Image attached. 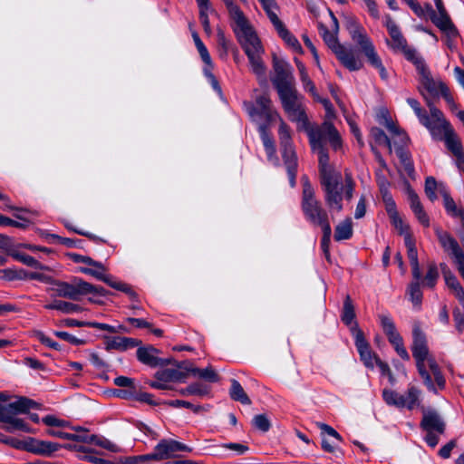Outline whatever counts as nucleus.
<instances>
[{"label": "nucleus", "instance_id": "obj_1", "mask_svg": "<svg viewBox=\"0 0 464 464\" xmlns=\"http://www.w3.org/2000/svg\"><path fill=\"white\" fill-rule=\"evenodd\" d=\"M304 130L308 136L312 150L318 154L320 181L324 191V200L330 209L341 212L343 208V194L346 200L350 201L353 195L354 182L346 175L345 184L343 185L341 173L335 171L329 164L328 150L325 147L328 142L334 150L341 149V136L334 124L328 121L321 125H311L307 121L306 124H304Z\"/></svg>", "mask_w": 464, "mask_h": 464}, {"label": "nucleus", "instance_id": "obj_2", "mask_svg": "<svg viewBox=\"0 0 464 464\" xmlns=\"http://www.w3.org/2000/svg\"><path fill=\"white\" fill-rule=\"evenodd\" d=\"M411 352L418 373L427 390L437 393L438 389H445L446 379L437 361L430 353L426 335L419 326H414L412 330Z\"/></svg>", "mask_w": 464, "mask_h": 464}, {"label": "nucleus", "instance_id": "obj_3", "mask_svg": "<svg viewBox=\"0 0 464 464\" xmlns=\"http://www.w3.org/2000/svg\"><path fill=\"white\" fill-rule=\"evenodd\" d=\"M233 21L235 23L234 33L248 58L253 72L258 77H264L266 65L262 55L265 51L260 39L245 14L237 17Z\"/></svg>", "mask_w": 464, "mask_h": 464}, {"label": "nucleus", "instance_id": "obj_4", "mask_svg": "<svg viewBox=\"0 0 464 464\" xmlns=\"http://www.w3.org/2000/svg\"><path fill=\"white\" fill-rule=\"evenodd\" d=\"M345 26L352 40L360 47V50L367 58L368 63L373 68L378 70L382 80H387V71L382 64L381 57L376 52L372 41L366 34V31L362 25L355 17L350 16L346 18Z\"/></svg>", "mask_w": 464, "mask_h": 464}, {"label": "nucleus", "instance_id": "obj_5", "mask_svg": "<svg viewBox=\"0 0 464 464\" xmlns=\"http://www.w3.org/2000/svg\"><path fill=\"white\" fill-rule=\"evenodd\" d=\"M302 186L301 208L305 219L320 227L330 226L328 213L316 198L314 189L306 176L302 177Z\"/></svg>", "mask_w": 464, "mask_h": 464}, {"label": "nucleus", "instance_id": "obj_6", "mask_svg": "<svg viewBox=\"0 0 464 464\" xmlns=\"http://www.w3.org/2000/svg\"><path fill=\"white\" fill-rule=\"evenodd\" d=\"M243 107L258 129L270 128L274 122L281 120L267 93L256 95L254 102H244Z\"/></svg>", "mask_w": 464, "mask_h": 464}, {"label": "nucleus", "instance_id": "obj_7", "mask_svg": "<svg viewBox=\"0 0 464 464\" xmlns=\"http://www.w3.org/2000/svg\"><path fill=\"white\" fill-rule=\"evenodd\" d=\"M282 107L288 118L292 121L306 124L307 117L304 111L301 97L298 95L297 90L295 88L282 90L277 92Z\"/></svg>", "mask_w": 464, "mask_h": 464}, {"label": "nucleus", "instance_id": "obj_8", "mask_svg": "<svg viewBox=\"0 0 464 464\" xmlns=\"http://www.w3.org/2000/svg\"><path fill=\"white\" fill-rule=\"evenodd\" d=\"M53 285L56 296L73 301H79L82 295H86V292L91 287L90 283L79 277H74L71 283L53 280Z\"/></svg>", "mask_w": 464, "mask_h": 464}, {"label": "nucleus", "instance_id": "obj_9", "mask_svg": "<svg viewBox=\"0 0 464 464\" xmlns=\"http://www.w3.org/2000/svg\"><path fill=\"white\" fill-rule=\"evenodd\" d=\"M273 68L275 77L272 79V83L277 92L295 87L292 66L286 61L274 54Z\"/></svg>", "mask_w": 464, "mask_h": 464}, {"label": "nucleus", "instance_id": "obj_10", "mask_svg": "<svg viewBox=\"0 0 464 464\" xmlns=\"http://www.w3.org/2000/svg\"><path fill=\"white\" fill-rule=\"evenodd\" d=\"M434 231L441 247L451 256L454 263L463 262L464 251L459 242L449 232L442 230L440 227H435Z\"/></svg>", "mask_w": 464, "mask_h": 464}, {"label": "nucleus", "instance_id": "obj_11", "mask_svg": "<svg viewBox=\"0 0 464 464\" xmlns=\"http://www.w3.org/2000/svg\"><path fill=\"white\" fill-rule=\"evenodd\" d=\"M351 332L354 337L355 346L358 350L361 360L363 362L366 367L373 368L374 362L378 357L372 353L370 344L364 338L363 333L359 328L358 324H354V325L351 328Z\"/></svg>", "mask_w": 464, "mask_h": 464}, {"label": "nucleus", "instance_id": "obj_12", "mask_svg": "<svg viewBox=\"0 0 464 464\" xmlns=\"http://www.w3.org/2000/svg\"><path fill=\"white\" fill-rule=\"evenodd\" d=\"M419 73L421 76L420 82L422 86L432 96H439L440 94L448 102L453 101L447 85L442 82H435L427 67L419 72Z\"/></svg>", "mask_w": 464, "mask_h": 464}, {"label": "nucleus", "instance_id": "obj_13", "mask_svg": "<svg viewBox=\"0 0 464 464\" xmlns=\"http://www.w3.org/2000/svg\"><path fill=\"white\" fill-rule=\"evenodd\" d=\"M159 350L151 345L145 347H139L136 354L138 360L146 365L150 367L168 365L171 362L169 359H161L157 356Z\"/></svg>", "mask_w": 464, "mask_h": 464}, {"label": "nucleus", "instance_id": "obj_14", "mask_svg": "<svg viewBox=\"0 0 464 464\" xmlns=\"http://www.w3.org/2000/svg\"><path fill=\"white\" fill-rule=\"evenodd\" d=\"M385 26L388 30V33L392 38V42L388 43L390 47L394 51H400L402 48H405L407 44V40L402 35L399 26L392 20L390 14L385 15Z\"/></svg>", "mask_w": 464, "mask_h": 464}, {"label": "nucleus", "instance_id": "obj_15", "mask_svg": "<svg viewBox=\"0 0 464 464\" xmlns=\"http://www.w3.org/2000/svg\"><path fill=\"white\" fill-rule=\"evenodd\" d=\"M407 248V256L411 266L413 279H421V272L419 264L418 251L415 246V240L412 234H407L404 241Z\"/></svg>", "mask_w": 464, "mask_h": 464}, {"label": "nucleus", "instance_id": "obj_16", "mask_svg": "<svg viewBox=\"0 0 464 464\" xmlns=\"http://www.w3.org/2000/svg\"><path fill=\"white\" fill-rule=\"evenodd\" d=\"M140 343L141 341L138 339L124 336L106 337L105 343L107 350H118L121 352L137 347Z\"/></svg>", "mask_w": 464, "mask_h": 464}, {"label": "nucleus", "instance_id": "obj_17", "mask_svg": "<svg viewBox=\"0 0 464 464\" xmlns=\"http://www.w3.org/2000/svg\"><path fill=\"white\" fill-rule=\"evenodd\" d=\"M420 426L423 430L430 432L442 434L445 430V423L440 416L435 411L424 413Z\"/></svg>", "mask_w": 464, "mask_h": 464}, {"label": "nucleus", "instance_id": "obj_18", "mask_svg": "<svg viewBox=\"0 0 464 464\" xmlns=\"http://www.w3.org/2000/svg\"><path fill=\"white\" fill-rule=\"evenodd\" d=\"M426 102H427L428 107L430 108V117L431 119V121L434 122V125L437 127V131H438L435 134H431V136L434 139L440 140L442 138L443 130L450 128V125L444 119L443 113L440 110L436 108L430 100L426 99Z\"/></svg>", "mask_w": 464, "mask_h": 464}, {"label": "nucleus", "instance_id": "obj_19", "mask_svg": "<svg viewBox=\"0 0 464 464\" xmlns=\"http://www.w3.org/2000/svg\"><path fill=\"white\" fill-rule=\"evenodd\" d=\"M337 59L350 71H358L362 67V63L355 56L351 49L343 45L334 53Z\"/></svg>", "mask_w": 464, "mask_h": 464}, {"label": "nucleus", "instance_id": "obj_20", "mask_svg": "<svg viewBox=\"0 0 464 464\" xmlns=\"http://www.w3.org/2000/svg\"><path fill=\"white\" fill-rule=\"evenodd\" d=\"M431 22L442 32H444L448 37L455 38L459 35L458 29L452 23L449 14H437L435 13L430 17Z\"/></svg>", "mask_w": 464, "mask_h": 464}, {"label": "nucleus", "instance_id": "obj_21", "mask_svg": "<svg viewBox=\"0 0 464 464\" xmlns=\"http://www.w3.org/2000/svg\"><path fill=\"white\" fill-rule=\"evenodd\" d=\"M175 455L174 440H161L152 452L153 460H161Z\"/></svg>", "mask_w": 464, "mask_h": 464}, {"label": "nucleus", "instance_id": "obj_22", "mask_svg": "<svg viewBox=\"0 0 464 464\" xmlns=\"http://www.w3.org/2000/svg\"><path fill=\"white\" fill-rule=\"evenodd\" d=\"M385 127L393 136L394 145L396 148L405 149L404 147H406L410 142V138L407 133L398 127L391 119L385 120Z\"/></svg>", "mask_w": 464, "mask_h": 464}, {"label": "nucleus", "instance_id": "obj_23", "mask_svg": "<svg viewBox=\"0 0 464 464\" xmlns=\"http://www.w3.org/2000/svg\"><path fill=\"white\" fill-rule=\"evenodd\" d=\"M379 318L382 330L386 334L391 344L402 339L401 335L398 333L396 329L395 324L393 323L392 319L390 316L386 314H382L379 316Z\"/></svg>", "mask_w": 464, "mask_h": 464}, {"label": "nucleus", "instance_id": "obj_24", "mask_svg": "<svg viewBox=\"0 0 464 464\" xmlns=\"http://www.w3.org/2000/svg\"><path fill=\"white\" fill-rule=\"evenodd\" d=\"M101 281L104 282L105 284H107L108 285L112 287L113 289L121 291V292L127 294L132 301H138V295L131 288L130 285H129L125 283H122L121 281H116L113 279V277L111 276L106 275V274L102 275Z\"/></svg>", "mask_w": 464, "mask_h": 464}, {"label": "nucleus", "instance_id": "obj_25", "mask_svg": "<svg viewBox=\"0 0 464 464\" xmlns=\"http://www.w3.org/2000/svg\"><path fill=\"white\" fill-rule=\"evenodd\" d=\"M396 154L400 160L403 171L408 177L414 179L415 169L410 151L403 148H396Z\"/></svg>", "mask_w": 464, "mask_h": 464}, {"label": "nucleus", "instance_id": "obj_26", "mask_svg": "<svg viewBox=\"0 0 464 464\" xmlns=\"http://www.w3.org/2000/svg\"><path fill=\"white\" fill-rule=\"evenodd\" d=\"M420 395L421 391L419 388L410 386L405 394H402V408L413 410L419 407L420 404Z\"/></svg>", "mask_w": 464, "mask_h": 464}, {"label": "nucleus", "instance_id": "obj_27", "mask_svg": "<svg viewBox=\"0 0 464 464\" xmlns=\"http://www.w3.org/2000/svg\"><path fill=\"white\" fill-rule=\"evenodd\" d=\"M59 448L60 445L54 442L45 440H34L30 450L35 454L49 457L57 451Z\"/></svg>", "mask_w": 464, "mask_h": 464}, {"label": "nucleus", "instance_id": "obj_28", "mask_svg": "<svg viewBox=\"0 0 464 464\" xmlns=\"http://www.w3.org/2000/svg\"><path fill=\"white\" fill-rule=\"evenodd\" d=\"M186 377V372L177 369H163L155 373L157 380L164 381L167 383L169 382H183Z\"/></svg>", "mask_w": 464, "mask_h": 464}, {"label": "nucleus", "instance_id": "obj_29", "mask_svg": "<svg viewBox=\"0 0 464 464\" xmlns=\"http://www.w3.org/2000/svg\"><path fill=\"white\" fill-rule=\"evenodd\" d=\"M274 27L280 25L283 22L279 19L277 12L279 7L276 0H258Z\"/></svg>", "mask_w": 464, "mask_h": 464}, {"label": "nucleus", "instance_id": "obj_30", "mask_svg": "<svg viewBox=\"0 0 464 464\" xmlns=\"http://www.w3.org/2000/svg\"><path fill=\"white\" fill-rule=\"evenodd\" d=\"M353 233L352 219L347 218L336 226L334 237L335 241L347 240L353 237Z\"/></svg>", "mask_w": 464, "mask_h": 464}, {"label": "nucleus", "instance_id": "obj_31", "mask_svg": "<svg viewBox=\"0 0 464 464\" xmlns=\"http://www.w3.org/2000/svg\"><path fill=\"white\" fill-rule=\"evenodd\" d=\"M278 35L285 41V43L295 52H301L302 46L296 37L292 34L285 25L281 24L275 28Z\"/></svg>", "mask_w": 464, "mask_h": 464}, {"label": "nucleus", "instance_id": "obj_32", "mask_svg": "<svg viewBox=\"0 0 464 464\" xmlns=\"http://www.w3.org/2000/svg\"><path fill=\"white\" fill-rule=\"evenodd\" d=\"M229 395L232 400L240 401L242 404H251V400L245 392L242 385L235 379L231 380V387L229 390Z\"/></svg>", "mask_w": 464, "mask_h": 464}, {"label": "nucleus", "instance_id": "obj_33", "mask_svg": "<svg viewBox=\"0 0 464 464\" xmlns=\"http://www.w3.org/2000/svg\"><path fill=\"white\" fill-rule=\"evenodd\" d=\"M355 317V312H354V306L353 304V301L350 297V295H346L344 301H343V306L342 311V321L344 324L347 326H350V329L354 325V324H357L356 322H353V319Z\"/></svg>", "mask_w": 464, "mask_h": 464}, {"label": "nucleus", "instance_id": "obj_34", "mask_svg": "<svg viewBox=\"0 0 464 464\" xmlns=\"http://www.w3.org/2000/svg\"><path fill=\"white\" fill-rule=\"evenodd\" d=\"M440 268L444 277L445 283L449 288H450L454 293L459 292V289H463L457 277L454 276L446 263H440Z\"/></svg>", "mask_w": 464, "mask_h": 464}, {"label": "nucleus", "instance_id": "obj_35", "mask_svg": "<svg viewBox=\"0 0 464 464\" xmlns=\"http://www.w3.org/2000/svg\"><path fill=\"white\" fill-rule=\"evenodd\" d=\"M320 34L322 35L326 45L335 53L343 44H341L337 39L336 32H330L328 28L323 24L319 27Z\"/></svg>", "mask_w": 464, "mask_h": 464}, {"label": "nucleus", "instance_id": "obj_36", "mask_svg": "<svg viewBox=\"0 0 464 464\" xmlns=\"http://www.w3.org/2000/svg\"><path fill=\"white\" fill-rule=\"evenodd\" d=\"M280 147L282 158L286 169L297 168V155L295 153L293 144L284 145Z\"/></svg>", "mask_w": 464, "mask_h": 464}, {"label": "nucleus", "instance_id": "obj_37", "mask_svg": "<svg viewBox=\"0 0 464 464\" xmlns=\"http://www.w3.org/2000/svg\"><path fill=\"white\" fill-rule=\"evenodd\" d=\"M442 135L445 138V143L447 148L454 154H458L462 152V146L459 139L456 137L455 133L451 130V128H448L443 130Z\"/></svg>", "mask_w": 464, "mask_h": 464}, {"label": "nucleus", "instance_id": "obj_38", "mask_svg": "<svg viewBox=\"0 0 464 464\" xmlns=\"http://www.w3.org/2000/svg\"><path fill=\"white\" fill-rule=\"evenodd\" d=\"M270 128H264L261 127V129H258L265 150L266 152V155L268 159H272L276 155V146L275 141L272 138V136L269 133Z\"/></svg>", "mask_w": 464, "mask_h": 464}, {"label": "nucleus", "instance_id": "obj_39", "mask_svg": "<svg viewBox=\"0 0 464 464\" xmlns=\"http://www.w3.org/2000/svg\"><path fill=\"white\" fill-rule=\"evenodd\" d=\"M399 52H401L405 58L416 66L418 72H420L427 67L422 57L418 54L414 48L410 47L408 44Z\"/></svg>", "mask_w": 464, "mask_h": 464}, {"label": "nucleus", "instance_id": "obj_40", "mask_svg": "<svg viewBox=\"0 0 464 464\" xmlns=\"http://www.w3.org/2000/svg\"><path fill=\"white\" fill-rule=\"evenodd\" d=\"M420 280L421 279H413V281L409 285L407 293L410 295V300L413 304L414 306L420 308L422 302V292L420 290Z\"/></svg>", "mask_w": 464, "mask_h": 464}, {"label": "nucleus", "instance_id": "obj_41", "mask_svg": "<svg viewBox=\"0 0 464 464\" xmlns=\"http://www.w3.org/2000/svg\"><path fill=\"white\" fill-rule=\"evenodd\" d=\"M440 274L438 266L434 262H431L428 266V271L420 283L423 286L433 289L437 284Z\"/></svg>", "mask_w": 464, "mask_h": 464}, {"label": "nucleus", "instance_id": "obj_42", "mask_svg": "<svg viewBox=\"0 0 464 464\" xmlns=\"http://www.w3.org/2000/svg\"><path fill=\"white\" fill-rule=\"evenodd\" d=\"M370 137L376 145L386 146L389 150V152L392 153V141L382 129L378 127H372L370 130Z\"/></svg>", "mask_w": 464, "mask_h": 464}, {"label": "nucleus", "instance_id": "obj_43", "mask_svg": "<svg viewBox=\"0 0 464 464\" xmlns=\"http://www.w3.org/2000/svg\"><path fill=\"white\" fill-rule=\"evenodd\" d=\"M10 403L17 414L27 413L30 409L36 408L38 405L37 402L26 397H20L16 401Z\"/></svg>", "mask_w": 464, "mask_h": 464}, {"label": "nucleus", "instance_id": "obj_44", "mask_svg": "<svg viewBox=\"0 0 464 464\" xmlns=\"http://www.w3.org/2000/svg\"><path fill=\"white\" fill-rule=\"evenodd\" d=\"M208 387L201 382H194L188 385L186 388H182L179 391V394L182 396L187 395H197V396H204L208 393Z\"/></svg>", "mask_w": 464, "mask_h": 464}, {"label": "nucleus", "instance_id": "obj_45", "mask_svg": "<svg viewBox=\"0 0 464 464\" xmlns=\"http://www.w3.org/2000/svg\"><path fill=\"white\" fill-rule=\"evenodd\" d=\"M194 376H198L209 382H218L219 377L216 371L212 367H207L205 369L191 368L188 370Z\"/></svg>", "mask_w": 464, "mask_h": 464}, {"label": "nucleus", "instance_id": "obj_46", "mask_svg": "<svg viewBox=\"0 0 464 464\" xmlns=\"http://www.w3.org/2000/svg\"><path fill=\"white\" fill-rule=\"evenodd\" d=\"M382 399L390 406L402 408V394L389 389L382 391Z\"/></svg>", "mask_w": 464, "mask_h": 464}, {"label": "nucleus", "instance_id": "obj_47", "mask_svg": "<svg viewBox=\"0 0 464 464\" xmlns=\"http://www.w3.org/2000/svg\"><path fill=\"white\" fill-rule=\"evenodd\" d=\"M444 208L449 215L453 218H457L459 215H462L464 211L463 208L458 207L454 199L448 194L443 195Z\"/></svg>", "mask_w": 464, "mask_h": 464}, {"label": "nucleus", "instance_id": "obj_48", "mask_svg": "<svg viewBox=\"0 0 464 464\" xmlns=\"http://www.w3.org/2000/svg\"><path fill=\"white\" fill-rule=\"evenodd\" d=\"M278 121H280L278 129L280 146L293 144L290 128L282 119Z\"/></svg>", "mask_w": 464, "mask_h": 464}, {"label": "nucleus", "instance_id": "obj_49", "mask_svg": "<svg viewBox=\"0 0 464 464\" xmlns=\"http://www.w3.org/2000/svg\"><path fill=\"white\" fill-rule=\"evenodd\" d=\"M389 218L391 219L392 226L398 230L400 235H402L404 237V239L406 238L407 234H411L410 231L409 225L403 222V220L399 215V212L390 216Z\"/></svg>", "mask_w": 464, "mask_h": 464}, {"label": "nucleus", "instance_id": "obj_50", "mask_svg": "<svg viewBox=\"0 0 464 464\" xmlns=\"http://www.w3.org/2000/svg\"><path fill=\"white\" fill-rule=\"evenodd\" d=\"M106 268L101 263L97 261V265H92L91 267H80V272L92 276L101 280L103 274H105Z\"/></svg>", "mask_w": 464, "mask_h": 464}, {"label": "nucleus", "instance_id": "obj_51", "mask_svg": "<svg viewBox=\"0 0 464 464\" xmlns=\"http://www.w3.org/2000/svg\"><path fill=\"white\" fill-rule=\"evenodd\" d=\"M415 114L418 117L420 122L430 130V134H435L438 132L437 127L434 125V122L431 121L430 115L424 109L420 108V112H415Z\"/></svg>", "mask_w": 464, "mask_h": 464}, {"label": "nucleus", "instance_id": "obj_52", "mask_svg": "<svg viewBox=\"0 0 464 464\" xmlns=\"http://www.w3.org/2000/svg\"><path fill=\"white\" fill-rule=\"evenodd\" d=\"M14 256H15L16 259H18L23 264H24V265H26L28 266L38 268V269H42V270H49V267H47L46 266L42 265L39 261H37L32 256L26 255V254H17Z\"/></svg>", "mask_w": 464, "mask_h": 464}, {"label": "nucleus", "instance_id": "obj_53", "mask_svg": "<svg viewBox=\"0 0 464 464\" xmlns=\"http://www.w3.org/2000/svg\"><path fill=\"white\" fill-rule=\"evenodd\" d=\"M253 426L257 430L266 432L271 427L270 420L265 414L256 415L252 420Z\"/></svg>", "mask_w": 464, "mask_h": 464}, {"label": "nucleus", "instance_id": "obj_54", "mask_svg": "<svg viewBox=\"0 0 464 464\" xmlns=\"http://www.w3.org/2000/svg\"><path fill=\"white\" fill-rule=\"evenodd\" d=\"M437 181L435 178L430 176L425 179V193L430 201H435L437 199Z\"/></svg>", "mask_w": 464, "mask_h": 464}, {"label": "nucleus", "instance_id": "obj_55", "mask_svg": "<svg viewBox=\"0 0 464 464\" xmlns=\"http://www.w3.org/2000/svg\"><path fill=\"white\" fill-rule=\"evenodd\" d=\"M88 443L100 446L111 451H115L116 448V446L113 443H111L109 440L103 437H100L98 435H91L90 441Z\"/></svg>", "mask_w": 464, "mask_h": 464}, {"label": "nucleus", "instance_id": "obj_56", "mask_svg": "<svg viewBox=\"0 0 464 464\" xmlns=\"http://www.w3.org/2000/svg\"><path fill=\"white\" fill-rule=\"evenodd\" d=\"M382 199H383V202L385 204V209L387 211V214L388 216H392V215H394L395 213L398 212L397 210V208H396V203L395 201L393 200L391 193L388 191H384L382 193Z\"/></svg>", "mask_w": 464, "mask_h": 464}, {"label": "nucleus", "instance_id": "obj_57", "mask_svg": "<svg viewBox=\"0 0 464 464\" xmlns=\"http://www.w3.org/2000/svg\"><path fill=\"white\" fill-rule=\"evenodd\" d=\"M16 415L17 413L14 409H13L11 403L6 405L0 404V421L7 422L12 418H15Z\"/></svg>", "mask_w": 464, "mask_h": 464}, {"label": "nucleus", "instance_id": "obj_58", "mask_svg": "<svg viewBox=\"0 0 464 464\" xmlns=\"http://www.w3.org/2000/svg\"><path fill=\"white\" fill-rule=\"evenodd\" d=\"M58 311H61L64 314H73L81 312L82 307L76 304L58 300Z\"/></svg>", "mask_w": 464, "mask_h": 464}, {"label": "nucleus", "instance_id": "obj_59", "mask_svg": "<svg viewBox=\"0 0 464 464\" xmlns=\"http://www.w3.org/2000/svg\"><path fill=\"white\" fill-rule=\"evenodd\" d=\"M300 80L303 83V87L304 89L310 92L311 95L314 98V99H318V93L316 92V88L314 86V83L313 82V81L310 79L308 73H304L303 75H300Z\"/></svg>", "mask_w": 464, "mask_h": 464}, {"label": "nucleus", "instance_id": "obj_60", "mask_svg": "<svg viewBox=\"0 0 464 464\" xmlns=\"http://www.w3.org/2000/svg\"><path fill=\"white\" fill-rule=\"evenodd\" d=\"M323 230V237L321 240V247L324 251V253L326 256H329V245L331 241V236H332V228L331 225L327 227H321Z\"/></svg>", "mask_w": 464, "mask_h": 464}, {"label": "nucleus", "instance_id": "obj_61", "mask_svg": "<svg viewBox=\"0 0 464 464\" xmlns=\"http://www.w3.org/2000/svg\"><path fill=\"white\" fill-rule=\"evenodd\" d=\"M165 403L173 408L185 407V408L192 410L194 412H198L201 410V406L194 405V404H192L187 401H183V400H173V401H169Z\"/></svg>", "mask_w": 464, "mask_h": 464}, {"label": "nucleus", "instance_id": "obj_62", "mask_svg": "<svg viewBox=\"0 0 464 464\" xmlns=\"http://www.w3.org/2000/svg\"><path fill=\"white\" fill-rule=\"evenodd\" d=\"M150 460H153L152 453L128 457L122 464H148Z\"/></svg>", "mask_w": 464, "mask_h": 464}, {"label": "nucleus", "instance_id": "obj_63", "mask_svg": "<svg viewBox=\"0 0 464 464\" xmlns=\"http://www.w3.org/2000/svg\"><path fill=\"white\" fill-rule=\"evenodd\" d=\"M49 237L68 247H81L82 240H80V239L62 237L54 235V234H52Z\"/></svg>", "mask_w": 464, "mask_h": 464}, {"label": "nucleus", "instance_id": "obj_64", "mask_svg": "<svg viewBox=\"0 0 464 464\" xmlns=\"http://www.w3.org/2000/svg\"><path fill=\"white\" fill-rule=\"evenodd\" d=\"M453 319L456 329L459 333H462L464 329V313L458 307L453 310Z\"/></svg>", "mask_w": 464, "mask_h": 464}]
</instances>
